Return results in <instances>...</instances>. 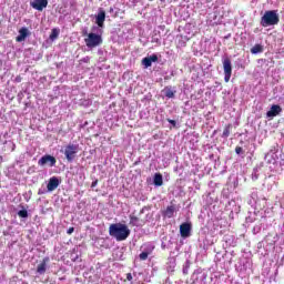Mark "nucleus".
Wrapping results in <instances>:
<instances>
[{
	"label": "nucleus",
	"instance_id": "nucleus-5",
	"mask_svg": "<svg viewBox=\"0 0 284 284\" xmlns=\"http://www.w3.org/2000/svg\"><path fill=\"white\" fill-rule=\"evenodd\" d=\"M109 234L116 241H126L131 234V231L130 227L123 223H114L110 225Z\"/></svg>",
	"mask_w": 284,
	"mask_h": 284
},
{
	"label": "nucleus",
	"instance_id": "nucleus-16",
	"mask_svg": "<svg viewBox=\"0 0 284 284\" xmlns=\"http://www.w3.org/2000/svg\"><path fill=\"white\" fill-rule=\"evenodd\" d=\"M223 69H224V81L225 83H230V79H232V60L230 58L224 57L222 59Z\"/></svg>",
	"mask_w": 284,
	"mask_h": 284
},
{
	"label": "nucleus",
	"instance_id": "nucleus-20",
	"mask_svg": "<svg viewBox=\"0 0 284 284\" xmlns=\"http://www.w3.org/2000/svg\"><path fill=\"white\" fill-rule=\"evenodd\" d=\"M159 61V54L152 53L151 55H148L142 59V65L144 70H148V68H152V63H156Z\"/></svg>",
	"mask_w": 284,
	"mask_h": 284
},
{
	"label": "nucleus",
	"instance_id": "nucleus-34",
	"mask_svg": "<svg viewBox=\"0 0 284 284\" xmlns=\"http://www.w3.org/2000/svg\"><path fill=\"white\" fill-rule=\"evenodd\" d=\"M154 243L152 242H149V243H145L141 246V250L143 252H146V254H152L154 252Z\"/></svg>",
	"mask_w": 284,
	"mask_h": 284
},
{
	"label": "nucleus",
	"instance_id": "nucleus-46",
	"mask_svg": "<svg viewBox=\"0 0 284 284\" xmlns=\"http://www.w3.org/2000/svg\"><path fill=\"white\" fill-rule=\"evenodd\" d=\"M230 124L227 126H225L223 133H222V139H227V136H230Z\"/></svg>",
	"mask_w": 284,
	"mask_h": 284
},
{
	"label": "nucleus",
	"instance_id": "nucleus-41",
	"mask_svg": "<svg viewBox=\"0 0 284 284\" xmlns=\"http://www.w3.org/2000/svg\"><path fill=\"white\" fill-rule=\"evenodd\" d=\"M166 121L171 125L170 130H172V129H176L178 130V128H181V125L179 124V122H176V120L166 119Z\"/></svg>",
	"mask_w": 284,
	"mask_h": 284
},
{
	"label": "nucleus",
	"instance_id": "nucleus-29",
	"mask_svg": "<svg viewBox=\"0 0 284 284\" xmlns=\"http://www.w3.org/2000/svg\"><path fill=\"white\" fill-rule=\"evenodd\" d=\"M28 37H30V31L28 30V28L22 27L19 30V34L16 38V41H18V43H21V42L26 41V39H28Z\"/></svg>",
	"mask_w": 284,
	"mask_h": 284
},
{
	"label": "nucleus",
	"instance_id": "nucleus-49",
	"mask_svg": "<svg viewBox=\"0 0 284 284\" xmlns=\"http://www.w3.org/2000/svg\"><path fill=\"white\" fill-rule=\"evenodd\" d=\"M142 221H145V223H149V221H152V214L148 213L145 215V219H143Z\"/></svg>",
	"mask_w": 284,
	"mask_h": 284
},
{
	"label": "nucleus",
	"instance_id": "nucleus-37",
	"mask_svg": "<svg viewBox=\"0 0 284 284\" xmlns=\"http://www.w3.org/2000/svg\"><path fill=\"white\" fill-rule=\"evenodd\" d=\"M261 175V168L255 166L251 173L252 181H258V176Z\"/></svg>",
	"mask_w": 284,
	"mask_h": 284
},
{
	"label": "nucleus",
	"instance_id": "nucleus-27",
	"mask_svg": "<svg viewBox=\"0 0 284 284\" xmlns=\"http://www.w3.org/2000/svg\"><path fill=\"white\" fill-rule=\"evenodd\" d=\"M60 185L61 179H59L58 176H52L47 183V189H49L50 192H54V190H57V187H59Z\"/></svg>",
	"mask_w": 284,
	"mask_h": 284
},
{
	"label": "nucleus",
	"instance_id": "nucleus-25",
	"mask_svg": "<svg viewBox=\"0 0 284 284\" xmlns=\"http://www.w3.org/2000/svg\"><path fill=\"white\" fill-rule=\"evenodd\" d=\"M129 220V225H131L132 227H143V225H145V220L140 219L136 215L130 214Z\"/></svg>",
	"mask_w": 284,
	"mask_h": 284
},
{
	"label": "nucleus",
	"instance_id": "nucleus-33",
	"mask_svg": "<svg viewBox=\"0 0 284 284\" xmlns=\"http://www.w3.org/2000/svg\"><path fill=\"white\" fill-rule=\"evenodd\" d=\"M187 41H190V38H187V36H180L176 38V47L185 48V45H187Z\"/></svg>",
	"mask_w": 284,
	"mask_h": 284
},
{
	"label": "nucleus",
	"instance_id": "nucleus-39",
	"mask_svg": "<svg viewBox=\"0 0 284 284\" xmlns=\"http://www.w3.org/2000/svg\"><path fill=\"white\" fill-rule=\"evenodd\" d=\"M59 32H60L59 29L53 28V29L51 30V33H50V36H49V39H50L51 41H57V39H59Z\"/></svg>",
	"mask_w": 284,
	"mask_h": 284
},
{
	"label": "nucleus",
	"instance_id": "nucleus-58",
	"mask_svg": "<svg viewBox=\"0 0 284 284\" xmlns=\"http://www.w3.org/2000/svg\"><path fill=\"white\" fill-rule=\"evenodd\" d=\"M132 278H133V277H132V273H128V274H126V280L132 281Z\"/></svg>",
	"mask_w": 284,
	"mask_h": 284
},
{
	"label": "nucleus",
	"instance_id": "nucleus-8",
	"mask_svg": "<svg viewBox=\"0 0 284 284\" xmlns=\"http://www.w3.org/2000/svg\"><path fill=\"white\" fill-rule=\"evenodd\" d=\"M207 214L209 221H221L223 219V207H221V202L214 201L204 209Z\"/></svg>",
	"mask_w": 284,
	"mask_h": 284
},
{
	"label": "nucleus",
	"instance_id": "nucleus-45",
	"mask_svg": "<svg viewBox=\"0 0 284 284\" xmlns=\"http://www.w3.org/2000/svg\"><path fill=\"white\" fill-rule=\"evenodd\" d=\"M148 256H150V253L142 251L139 255L140 261H148Z\"/></svg>",
	"mask_w": 284,
	"mask_h": 284
},
{
	"label": "nucleus",
	"instance_id": "nucleus-40",
	"mask_svg": "<svg viewBox=\"0 0 284 284\" xmlns=\"http://www.w3.org/2000/svg\"><path fill=\"white\" fill-rule=\"evenodd\" d=\"M261 53H263V45L262 44H255L251 49V54H261Z\"/></svg>",
	"mask_w": 284,
	"mask_h": 284
},
{
	"label": "nucleus",
	"instance_id": "nucleus-12",
	"mask_svg": "<svg viewBox=\"0 0 284 284\" xmlns=\"http://www.w3.org/2000/svg\"><path fill=\"white\" fill-rule=\"evenodd\" d=\"M191 284H207V271L197 268L191 275Z\"/></svg>",
	"mask_w": 284,
	"mask_h": 284
},
{
	"label": "nucleus",
	"instance_id": "nucleus-31",
	"mask_svg": "<svg viewBox=\"0 0 284 284\" xmlns=\"http://www.w3.org/2000/svg\"><path fill=\"white\" fill-rule=\"evenodd\" d=\"M152 184L154 185V187H161L163 185V174L159 172L154 173Z\"/></svg>",
	"mask_w": 284,
	"mask_h": 284
},
{
	"label": "nucleus",
	"instance_id": "nucleus-36",
	"mask_svg": "<svg viewBox=\"0 0 284 284\" xmlns=\"http://www.w3.org/2000/svg\"><path fill=\"white\" fill-rule=\"evenodd\" d=\"M151 43H156V45H161V32L154 31L153 36L151 37Z\"/></svg>",
	"mask_w": 284,
	"mask_h": 284
},
{
	"label": "nucleus",
	"instance_id": "nucleus-7",
	"mask_svg": "<svg viewBox=\"0 0 284 284\" xmlns=\"http://www.w3.org/2000/svg\"><path fill=\"white\" fill-rule=\"evenodd\" d=\"M280 22L281 16L278 14V10H267L262 16L260 26H262V28H272L278 26Z\"/></svg>",
	"mask_w": 284,
	"mask_h": 284
},
{
	"label": "nucleus",
	"instance_id": "nucleus-50",
	"mask_svg": "<svg viewBox=\"0 0 284 284\" xmlns=\"http://www.w3.org/2000/svg\"><path fill=\"white\" fill-rule=\"evenodd\" d=\"M172 77H174V71H171L169 75H165L164 80L170 81V79H172Z\"/></svg>",
	"mask_w": 284,
	"mask_h": 284
},
{
	"label": "nucleus",
	"instance_id": "nucleus-55",
	"mask_svg": "<svg viewBox=\"0 0 284 284\" xmlns=\"http://www.w3.org/2000/svg\"><path fill=\"white\" fill-rule=\"evenodd\" d=\"M23 91H20L19 93H18V100L19 101H21L22 99H23Z\"/></svg>",
	"mask_w": 284,
	"mask_h": 284
},
{
	"label": "nucleus",
	"instance_id": "nucleus-1",
	"mask_svg": "<svg viewBox=\"0 0 284 284\" xmlns=\"http://www.w3.org/2000/svg\"><path fill=\"white\" fill-rule=\"evenodd\" d=\"M265 162L272 173L265 179V185L267 190H274L278 186V181H281V174L283 172V161L284 154L283 149L278 144L271 148V150L264 156Z\"/></svg>",
	"mask_w": 284,
	"mask_h": 284
},
{
	"label": "nucleus",
	"instance_id": "nucleus-38",
	"mask_svg": "<svg viewBox=\"0 0 284 284\" xmlns=\"http://www.w3.org/2000/svg\"><path fill=\"white\" fill-rule=\"evenodd\" d=\"M174 267H176V260L174 257H170L166 266L168 272H174Z\"/></svg>",
	"mask_w": 284,
	"mask_h": 284
},
{
	"label": "nucleus",
	"instance_id": "nucleus-19",
	"mask_svg": "<svg viewBox=\"0 0 284 284\" xmlns=\"http://www.w3.org/2000/svg\"><path fill=\"white\" fill-rule=\"evenodd\" d=\"M179 210H181V206L176 205V204H171L169 206H166V209L162 212V216L163 219H174L176 212H179Z\"/></svg>",
	"mask_w": 284,
	"mask_h": 284
},
{
	"label": "nucleus",
	"instance_id": "nucleus-13",
	"mask_svg": "<svg viewBox=\"0 0 284 284\" xmlns=\"http://www.w3.org/2000/svg\"><path fill=\"white\" fill-rule=\"evenodd\" d=\"M272 225V217L261 215L260 223L253 227V234H261V230H267Z\"/></svg>",
	"mask_w": 284,
	"mask_h": 284
},
{
	"label": "nucleus",
	"instance_id": "nucleus-48",
	"mask_svg": "<svg viewBox=\"0 0 284 284\" xmlns=\"http://www.w3.org/2000/svg\"><path fill=\"white\" fill-rule=\"evenodd\" d=\"M23 199L24 201H27V203L30 202V199H32V191H28L23 194Z\"/></svg>",
	"mask_w": 284,
	"mask_h": 284
},
{
	"label": "nucleus",
	"instance_id": "nucleus-57",
	"mask_svg": "<svg viewBox=\"0 0 284 284\" xmlns=\"http://www.w3.org/2000/svg\"><path fill=\"white\" fill-rule=\"evenodd\" d=\"M148 210H149L148 206L142 207L141 211H140V216H141V214H145V212H146Z\"/></svg>",
	"mask_w": 284,
	"mask_h": 284
},
{
	"label": "nucleus",
	"instance_id": "nucleus-61",
	"mask_svg": "<svg viewBox=\"0 0 284 284\" xmlns=\"http://www.w3.org/2000/svg\"><path fill=\"white\" fill-rule=\"evenodd\" d=\"M222 194H223V196H225V191H223V193H222Z\"/></svg>",
	"mask_w": 284,
	"mask_h": 284
},
{
	"label": "nucleus",
	"instance_id": "nucleus-11",
	"mask_svg": "<svg viewBox=\"0 0 284 284\" xmlns=\"http://www.w3.org/2000/svg\"><path fill=\"white\" fill-rule=\"evenodd\" d=\"M62 153L64 154V158L67 159L68 163H74L77 154H79V144L69 143L68 145L64 146Z\"/></svg>",
	"mask_w": 284,
	"mask_h": 284
},
{
	"label": "nucleus",
	"instance_id": "nucleus-53",
	"mask_svg": "<svg viewBox=\"0 0 284 284\" xmlns=\"http://www.w3.org/2000/svg\"><path fill=\"white\" fill-rule=\"evenodd\" d=\"M21 81H22L21 75L16 77L14 83H21Z\"/></svg>",
	"mask_w": 284,
	"mask_h": 284
},
{
	"label": "nucleus",
	"instance_id": "nucleus-32",
	"mask_svg": "<svg viewBox=\"0 0 284 284\" xmlns=\"http://www.w3.org/2000/svg\"><path fill=\"white\" fill-rule=\"evenodd\" d=\"M258 214L261 213L255 209H253V212L248 211V215L246 216V223H254V221H258Z\"/></svg>",
	"mask_w": 284,
	"mask_h": 284
},
{
	"label": "nucleus",
	"instance_id": "nucleus-26",
	"mask_svg": "<svg viewBox=\"0 0 284 284\" xmlns=\"http://www.w3.org/2000/svg\"><path fill=\"white\" fill-rule=\"evenodd\" d=\"M260 197L261 196H258V189H252L247 199L248 205H251V207L253 209L254 205H256V202L260 200Z\"/></svg>",
	"mask_w": 284,
	"mask_h": 284
},
{
	"label": "nucleus",
	"instance_id": "nucleus-52",
	"mask_svg": "<svg viewBox=\"0 0 284 284\" xmlns=\"http://www.w3.org/2000/svg\"><path fill=\"white\" fill-rule=\"evenodd\" d=\"M67 234L71 235L74 234V226H71L67 230Z\"/></svg>",
	"mask_w": 284,
	"mask_h": 284
},
{
	"label": "nucleus",
	"instance_id": "nucleus-47",
	"mask_svg": "<svg viewBox=\"0 0 284 284\" xmlns=\"http://www.w3.org/2000/svg\"><path fill=\"white\" fill-rule=\"evenodd\" d=\"M223 251L226 255H230L231 262L234 261V256H236V253L234 251H227L226 248H223Z\"/></svg>",
	"mask_w": 284,
	"mask_h": 284
},
{
	"label": "nucleus",
	"instance_id": "nucleus-21",
	"mask_svg": "<svg viewBox=\"0 0 284 284\" xmlns=\"http://www.w3.org/2000/svg\"><path fill=\"white\" fill-rule=\"evenodd\" d=\"M161 94L164 99H176V87L166 85L162 91Z\"/></svg>",
	"mask_w": 284,
	"mask_h": 284
},
{
	"label": "nucleus",
	"instance_id": "nucleus-23",
	"mask_svg": "<svg viewBox=\"0 0 284 284\" xmlns=\"http://www.w3.org/2000/svg\"><path fill=\"white\" fill-rule=\"evenodd\" d=\"M48 263H50V257L45 256L43 257V260L38 264L37 266V274H39V276H43V274H45V272L48 271Z\"/></svg>",
	"mask_w": 284,
	"mask_h": 284
},
{
	"label": "nucleus",
	"instance_id": "nucleus-54",
	"mask_svg": "<svg viewBox=\"0 0 284 284\" xmlns=\"http://www.w3.org/2000/svg\"><path fill=\"white\" fill-rule=\"evenodd\" d=\"M161 247H162V250H168V247H170V245L166 244L165 242H162Z\"/></svg>",
	"mask_w": 284,
	"mask_h": 284
},
{
	"label": "nucleus",
	"instance_id": "nucleus-44",
	"mask_svg": "<svg viewBox=\"0 0 284 284\" xmlns=\"http://www.w3.org/2000/svg\"><path fill=\"white\" fill-rule=\"evenodd\" d=\"M235 153L237 156H242V159L245 156V151L241 146L235 148Z\"/></svg>",
	"mask_w": 284,
	"mask_h": 284
},
{
	"label": "nucleus",
	"instance_id": "nucleus-56",
	"mask_svg": "<svg viewBox=\"0 0 284 284\" xmlns=\"http://www.w3.org/2000/svg\"><path fill=\"white\" fill-rule=\"evenodd\" d=\"M97 185H99V180H94V181L91 183V187H97Z\"/></svg>",
	"mask_w": 284,
	"mask_h": 284
},
{
	"label": "nucleus",
	"instance_id": "nucleus-63",
	"mask_svg": "<svg viewBox=\"0 0 284 284\" xmlns=\"http://www.w3.org/2000/svg\"><path fill=\"white\" fill-rule=\"evenodd\" d=\"M161 1H165V0H161Z\"/></svg>",
	"mask_w": 284,
	"mask_h": 284
},
{
	"label": "nucleus",
	"instance_id": "nucleus-2",
	"mask_svg": "<svg viewBox=\"0 0 284 284\" xmlns=\"http://www.w3.org/2000/svg\"><path fill=\"white\" fill-rule=\"evenodd\" d=\"M284 236L278 235V233L267 234L263 241L257 243V254L260 256H267L270 252H274L277 247H283Z\"/></svg>",
	"mask_w": 284,
	"mask_h": 284
},
{
	"label": "nucleus",
	"instance_id": "nucleus-59",
	"mask_svg": "<svg viewBox=\"0 0 284 284\" xmlns=\"http://www.w3.org/2000/svg\"><path fill=\"white\" fill-rule=\"evenodd\" d=\"M109 12H110V14H112V12H114V8L111 7V8L109 9Z\"/></svg>",
	"mask_w": 284,
	"mask_h": 284
},
{
	"label": "nucleus",
	"instance_id": "nucleus-17",
	"mask_svg": "<svg viewBox=\"0 0 284 284\" xmlns=\"http://www.w3.org/2000/svg\"><path fill=\"white\" fill-rule=\"evenodd\" d=\"M239 245V237L235 235L226 234L222 239V247L223 250H227V247H236Z\"/></svg>",
	"mask_w": 284,
	"mask_h": 284
},
{
	"label": "nucleus",
	"instance_id": "nucleus-24",
	"mask_svg": "<svg viewBox=\"0 0 284 284\" xmlns=\"http://www.w3.org/2000/svg\"><path fill=\"white\" fill-rule=\"evenodd\" d=\"M31 8L33 10H38V12H43L45 8H48V0H33L30 2Z\"/></svg>",
	"mask_w": 284,
	"mask_h": 284
},
{
	"label": "nucleus",
	"instance_id": "nucleus-18",
	"mask_svg": "<svg viewBox=\"0 0 284 284\" xmlns=\"http://www.w3.org/2000/svg\"><path fill=\"white\" fill-rule=\"evenodd\" d=\"M180 236L183 239H190L192 236V222L186 221L180 225Z\"/></svg>",
	"mask_w": 284,
	"mask_h": 284
},
{
	"label": "nucleus",
	"instance_id": "nucleus-30",
	"mask_svg": "<svg viewBox=\"0 0 284 284\" xmlns=\"http://www.w3.org/2000/svg\"><path fill=\"white\" fill-rule=\"evenodd\" d=\"M19 210L17 212V215L19 216V219H22V221H26L29 216L30 213L28 212V206L26 207L23 204H20Z\"/></svg>",
	"mask_w": 284,
	"mask_h": 284
},
{
	"label": "nucleus",
	"instance_id": "nucleus-28",
	"mask_svg": "<svg viewBox=\"0 0 284 284\" xmlns=\"http://www.w3.org/2000/svg\"><path fill=\"white\" fill-rule=\"evenodd\" d=\"M265 207H267V197L261 196L260 200L256 201V205L253 206V210L261 213Z\"/></svg>",
	"mask_w": 284,
	"mask_h": 284
},
{
	"label": "nucleus",
	"instance_id": "nucleus-62",
	"mask_svg": "<svg viewBox=\"0 0 284 284\" xmlns=\"http://www.w3.org/2000/svg\"><path fill=\"white\" fill-rule=\"evenodd\" d=\"M284 261V255H283V257H282V262Z\"/></svg>",
	"mask_w": 284,
	"mask_h": 284
},
{
	"label": "nucleus",
	"instance_id": "nucleus-6",
	"mask_svg": "<svg viewBox=\"0 0 284 284\" xmlns=\"http://www.w3.org/2000/svg\"><path fill=\"white\" fill-rule=\"evenodd\" d=\"M252 260L250 257H241L235 264V272L240 278H247L252 274Z\"/></svg>",
	"mask_w": 284,
	"mask_h": 284
},
{
	"label": "nucleus",
	"instance_id": "nucleus-14",
	"mask_svg": "<svg viewBox=\"0 0 284 284\" xmlns=\"http://www.w3.org/2000/svg\"><path fill=\"white\" fill-rule=\"evenodd\" d=\"M91 28L102 31L105 30V10H103V8L98 10V13L95 14V24Z\"/></svg>",
	"mask_w": 284,
	"mask_h": 284
},
{
	"label": "nucleus",
	"instance_id": "nucleus-60",
	"mask_svg": "<svg viewBox=\"0 0 284 284\" xmlns=\"http://www.w3.org/2000/svg\"><path fill=\"white\" fill-rule=\"evenodd\" d=\"M79 257L77 256V257H73V261H77Z\"/></svg>",
	"mask_w": 284,
	"mask_h": 284
},
{
	"label": "nucleus",
	"instance_id": "nucleus-64",
	"mask_svg": "<svg viewBox=\"0 0 284 284\" xmlns=\"http://www.w3.org/2000/svg\"><path fill=\"white\" fill-rule=\"evenodd\" d=\"M149 1H153V0H149Z\"/></svg>",
	"mask_w": 284,
	"mask_h": 284
},
{
	"label": "nucleus",
	"instance_id": "nucleus-4",
	"mask_svg": "<svg viewBox=\"0 0 284 284\" xmlns=\"http://www.w3.org/2000/svg\"><path fill=\"white\" fill-rule=\"evenodd\" d=\"M214 263L216 268L220 270L222 274H227V272H230V268L232 267V261L230 255H226L224 251H217L216 248H214Z\"/></svg>",
	"mask_w": 284,
	"mask_h": 284
},
{
	"label": "nucleus",
	"instance_id": "nucleus-3",
	"mask_svg": "<svg viewBox=\"0 0 284 284\" xmlns=\"http://www.w3.org/2000/svg\"><path fill=\"white\" fill-rule=\"evenodd\" d=\"M84 43L89 50H94V48H99V45H103V30L94 29L91 27V31H83Z\"/></svg>",
	"mask_w": 284,
	"mask_h": 284
},
{
	"label": "nucleus",
	"instance_id": "nucleus-43",
	"mask_svg": "<svg viewBox=\"0 0 284 284\" xmlns=\"http://www.w3.org/2000/svg\"><path fill=\"white\" fill-rule=\"evenodd\" d=\"M182 272H183V274H189L190 273V261H186L183 264Z\"/></svg>",
	"mask_w": 284,
	"mask_h": 284
},
{
	"label": "nucleus",
	"instance_id": "nucleus-22",
	"mask_svg": "<svg viewBox=\"0 0 284 284\" xmlns=\"http://www.w3.org/2000/svg\"><path fill=\"white\" fill-rule=\"evenodd\" d=\"M281 112H283V108H281V105L278 104H273L270 110L266 112V119L268 121H272V119H274L275 116H278V114H281Z\"/></svg>",
	"mask_w": 284,
	"mask_h": 284
},
{
	"label": "nucleus",
	"instance_id": "nucleus-35",
	"mask_svg": "<svg viewBox=\"0 0 284 284\" xmlns=\"http://www.w3.org/2000/svg\"><path fill=\"white\" fill-rule=\"evenodd\" d=\"M78 105H81L82 108H90L92 105V100L81 98L79 101L75 102Z\"/></svg>",
	"mask_w": 284,
	"mask_h": 284
},
{
	"label": "nucleus",
	"instance_id": "nucleus-42",
	"mask_svg": "<svg viewBox=\"0 0 284 284\" xmlns=\"http://www.w3.org/2000/svg\"><path fill=\"white\" fill-rule=\"evenodd\" d=\"M50 191L48 189V186L45 187L44 185H42L39 190H38V195L39 196H43V194H48Z\"/></svg>",
	"mask_w": 284,
	"mask_h": 284
},
{
	"label": "nucleus",
	"instance_id": "nucleus-10",
	"mask_svg": "<svg viewBox=\"0 0 284 284\" xmlns=\"http://www.w3.org/2000/svg\"><path fill=\"white\" fill-rule=\"evenodd\" d=\"M214 243V237L210 233L201 232L197 240V245L200 250L207 252L212 244Z\"/></svg>",
	"mask_w": 284,
	"mask_h": 284
},
{
	"label": "nucleus",
	"instance_id": "nucleus-9",
	"mask_svg": "<svg viewBox=\"0 0 284 284\" xmlns=\"http://www.w3.org/2000/svg\"><path fill=\"white\" fill-rule=\"evenodd\" d=\"M225 210L226 212H230V219H236L241 213V201L239 199L229 200L225 204Z\"/></svg>",
	"mask_w": 284,
	"mask_h": 284
},
{
	"label": "nucleus",
	"instance_id": "nucleus-15",
	"mask_svg": "<svg viewBox=\"0 0 284 284\" xmlns=\"http://www.w3.org/2000/svg\"><path fill=\"white\" fill-rule=\"evenodd\" d=\"M38 165H40V168H44V165H48V168H57V158L44 154L39 159Z\"/></svg>",
	"mask_w": 284,
	"mask_h": 284
},
{
	"label": "nucleus",
	"instance_id": "nucleus-51",
	"mask_svg": "<svg viewBox=\"0 0 284 284\" xmlns=\"http://www.w3.org/2000/svg\"><path fill=\"white\" fill-rule=\"evenodd\" d=\"M81 63H90V57H84V58H82L81 60Z\"/></svg>",
	"mask_w": 284,
	"mask_h": 284
}]
</instances>
